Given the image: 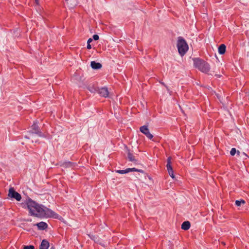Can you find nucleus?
Instances as JSON below:
<instances>
[{
    "label": "nucleus",
    "mask_w": 249,
    "mask_h": 249,
    "mask_svg": "<svg viewBox=\"0 0 249 249\" xmlns=\"http://www.w3.org/2000/svg\"><path fill=\"white\" fill-rule=\"evenodd\" d=\"M25 203L29 210V213L32 216L41 218L44 217L56 218L57 216V214L53 211L42 204L36 203L30 198L27 199Z\"/></svg>",
    "instance_id": "obj_1"
},
{
    "label": "nucleus",
    "mask_w": 249,
    "mask_h": 249,
    "mask_svg": "<svg viewBox=\"0 0 249 249\" xmlns=\"http://www.w3.org/2000/svg\"><path fill=\"white\" fill-rule=\"evenodd\" d=\"M36 136L39 137H43L44 136L40 130L36 122H34L33 125L31 126V128L29 131L28 135H26L25 138L28 139H33Z\"/></svg>",
    "instance_id": "obj_2"
},
{
    "label": "nucleus",
    "mask_w": 249,
    "mask_h": 249,
    "mask_svg": "<svg viewBox=\"0 0 249 249\" xmlns=\"http://www.w3.org/2000/svg\"><path fill=\"white\" fill-rule=\"evenodd\" d=\"M195 66L201 71L205 73L208 72L210 69L209 64L199 58H195L194 60Z\"/></svg>",
    "instance_id": "obj_3"
},
{
    "label": "nucleus",
    "mask_w": 249,
    "mask_h": 249,
    "mask_svg": "<svg viewBox=\"0 0 249 249\" xmlns=\"http://www.w3.org/2000/svg\"><path fill=\"white\" fill-rule=\"evenodd\" d=\"M177 48L180 55H184L188 50V46L186 41L181 36L178 37Z\"/></svg>",
    "instance_id": "obj_4"
},
{
    "label": "nucleus",
    "mask_w": 249,
    "mask_h": 249,
    "mask_svg": "<svg viewBox=\"0 0 249 249\" xmlns=\"http://www.w3.org/2000/svg\"><path fill=\"white\" fill-rule=\"evenodd\" d=\"M8 196L12 199H15L16 200L19 201L21 199L20 194L16 192L13 187H10L8 191Z\"/></svg>",
    "instance_id": "obj_5"
},
{
    "label": "nucleus",
    "mask_w": 249,
    "mask_h": 249,
    "mask_svg": "<svg viewBox=\"0 0 249 249\" xmlns=\"http://www.w3.org/2000/svg\"><path fill=\"white\" fill-rule=\"evenodd\" d=\"M132 171H136L140 173H143V171L142 169H138L136 168H128L125 170H116L115 172L116 173L121 174H127L128 173H129L130 172Z\"/></svg>",
    "instance_id": "obj_6"
},
{
    "label": "nucleus",
    "mask_w": 249,
    "mask_h": 249,
    "mask_svg": "<svg viewBox=\"0 0 249 249\" xmlns=\"http://www.w3.org/2000/svg\"><path fill=\"white\" fill-rule=\"evenodd\" d=\"M140 131L144 134L149 139H152L153 136L150 133L148 126L143 125L140 128Z\"/></svg>",
    "instance_id": "obj_7"
},
{
    "label": "nucleus",
    "mask_w": 249,
    "mask_h": 249,
    "mask_svg": "<svg viewBox=\"0 0 249 249\" xmlns=\"http://www.w3.org/2000/svg\"><path fill=\"white\" fill-rule=\"evenodd\" d=\"M167 165L166 167L168 170V172L169 173V175L171 177H172L173 178H175V176L174 175V171L172 168V167L171 166V157H169L167 160Z\"/></svg>",
    "instance_id": "obj_8"
},
{
    "label": "nucleus",
    "mask_w": 249,
    "mask_h": 249,
    "mask_svg": "<svg viewBox=\"0 0 249 249\" xmlns=\"http://www.w3.org/2000/svg\"><path fill=\"white\" fill-rule=\"evenodd\" d=\"M98 93L104 97H107L108 96L109 92L107 88H102L99 89Z\"/></svg>",
    "instance_id": "obj_9"
},
{
    "label": "nucleus",
    "mask_w": 249,
    "mask_h": 249,
    "mask_svg": "<svg viewBox=\"0 0 249 249\" xmlns=\"http://www.w3.org/2000/svg\"><path fill=\"white\" fill-rule=\"evenodd\" d=\"M35 226H37L38 229L39 230H44L48 227L47 224L46 222L43 221L35 224Z\"/></svg>",
    "instance_id": "obj_10"
},
{
    "label": "nucleus",
    "mask_w": 249,
    "mask_h": 249,
    "mask_svg": "<svg viewBox=\"0 0 249 249\" xmlns=\"http://www.w3.org/2000/svg\"><path fill=\"white\" fill-rule=\"evenodd\" d=\"M49 242L44 239L42 241L41 244L39 246V249H48L49 247Z\"/></svg>",
    "instance_id": "obj_11"
},
{
    "label": "nucleus",
    "mask_w": 249,
    "mask_h": 249,
    "mask_svg": "<svg viewBox=\"0 0 249 249\" xmlns=\"http://www.w3.org/2000/svg\"><path fill=\"white\" fill-rule=\"evenodd\" d=\"M65 1L70 8L74 7L77 4V0H65Z\"/></svg>",
    "instance_id": "obj_12"
},
{
    "label": "nucleus",
    "mask_w": 249,
    "mask_h": 249,
    "mask_svg": "<svg viewBox=\"0 0 249 249\" xmlns=\"http://www.w3.org/2000/svg\"><path fill=\"white\" fill-rule=\"evenodd\" d=\"M91 67L94 70L100 69L102 67V65L101 63L98 62H96L95 61H91L90 63Z\"/></svg>",
    "instance_id": "obj_13"
},
{
    "label": "nucleus",
    "mask_w": 249,
    "mask_h": 249,
    "mask_svg": "<svg viewBox=\"0 0 249 249\" xmlns=\"http://www.w3.org/2000/svg\"><path fill=\"white\" fill-rule=\"evenodd\" d=\"M191 226L190 222L188 221L183 222L181 224V229L184 230H188Z\"/></svg>",
    "instance_id": "obj_14"
},
{
    "label": "nucleus",
    "mask_w": 249,
    "mask_h": 249,
    "mask_svg": "<svg viewBox=\"0 0 249 249\" xmlns=\"http://www.w3.org/2000/svg\"><path fill=\"white\" fill-rule=\"evenodd\" d=\"M226 47L225 44H221L218 47V53L220 54H224L226 52Z\"/></svg>",
    "instance_id": "obj_15"
},
{
    "label": "nucleus",
    "mask_w": 249,
    "mask_h": 249,
    "mask_svg": "<svg viewBox=\"0 0 249 249\" xmlns=\"http://www.w3.org/2000/svg\"><path fill=\"white\" fill-rule=\"evenodd\" d=\"M235 203L237 206H240L241 204H244L245 203V201L243 199H241L240 200H237L235 201Z\"/></svg>",
    "instance_id": "obj_16"
},
{
    "label": "nucleus",
    "mask_w": 249,
    "mask_h": 249,
    "mask_svg": "<svg viewBox=\"0 0 249 249\" xmlns=\"http://www.w3.org/2000/svg\"><path fill=\"white\" fill-rule=\"evenodd\" d=\"M137 151H139L137 149H135V152L133 151V150H132L131 151H128V156H133L134 155H138V154L136 152Z\"/></svg>",
    "instance_id": "obj_17"
},
{
    "label": "nucleus",
    "mask_w": 249,
    "mask_h": 249,
    "mask_svg": "<svg viewBox=\"0 0 249 249\" xmlns=\"http://www.w3.org/2000/svg\"><path fill=\"white\" fill-rule=\"evenodd\" d=\"M35 247L33 245L23 246V249H34Z\"/></svg>",
    "instance_id": "obj_18"
},
{
    "label": "nucleus",
    "mask_w": 249,
    "mask_h": 249,
    "mask_svg": "<svg viewBox=\"0 0 249 249\" xmlns=\"http://www.w3.org/2000/svg\"><path fill=\"white\" fill-rule=\"evenodd\" d=\"M236 153V150L235 148H232L230 151V154L231 156H234Z\"/></svg>",
    "instance_id": "obj_19"
},
{
    "label": "nucleus",
    "mask_w": 249,
    "mask_h": 249,
    "mask_svg": "<svg viewBox=\"0 0 249 249\" xmlns=\"http://www.w3.org/2000/svg\"><path fill=\"white\" fill-rule=\"evenodd\" d=\"M65 164L67 166H73V165L74 164V163L73 162H71V161H68V162H65Z\"/></svg>",
    "instance_id": "obj_20"
},
{
    "label": "nucleus",
    "mask_w": 249,
    "mask_h": 249,
    "mask_svg": "<svg viewBox=\"0 0 249 249\" xmlns=\"http://www.w3.org/2000/svg\"><path fill=\"white\" fill-rule=\"evenodd\" d=\"M129 161L135 162L136 160L135 159V157H128Z\"/></svg>",
    "instance_id": "obj_21"
},
{
    "label": "nucleus",
    "mask_w": 249,
    "mask_h": 249,
    "mask_svg": "<svg viewBox=\"0 0 249 249\" xmlns=\"http://www.w3.org/2000/svg\"><path fill=\"white\" fill-rule=\"evenodd\" d=\"M88 89L91 92H94L95 91V89L94 88L89 86L88 87Z\"/></svg>",
    "instance_id": "obj_22"
},
{
    "label": "nucleus",
    "mask_w": 249,
    "mask_h": 249,
    "mask_svg": "<svg viewBox=\"0 0 249 249\" xmlns=\"http://www.w3.org/2000/svg\"><path fill=\"white\" fill-rule=\"evenodd\" d=\"M93 39H94L95 40H98V39H99V37L98 35H94L93 36Z\"/></svg>",
    "instance_id": "obj_23"
},
{
    "label": "nucleus",
    "mask_w": 249,
    "mask_h": 249,
    "mask_svg": "<svg viewBox=\"0 0 249 249\" xmlns=\"http://www.w3.org/2000/svg\"><path fill=\"white\" fill-rule=\"evenodd\" d=\"M92 41V39L90 38L88 40L87 44H90V43Z\"/></svg>",
    "instance_id": "obj_24"
},
{
    "label": "nucleus",
    "mask_w": 249,
    "mask_h": 249,
    "mask_svg": "<svg viewBox=\"0 0 249 249\" xmlns=\"http://www.w3.org/2000/svg\"><path fill=\"white\" fill-rule=\"evenodd\" d=\"M87 49H90L91 48V45H90V44H87Z\"/></svg>",
    "instance_id": "obj_25"
},
{
    "label": "nucleus",
    "mask_w": 249,
    "mask_h": 249,
    "mask_svg": "<svg viewBox=\"0 0 249 249\" xmlns=\"http://www.w3.org/2000/svg\"><path fill=\"white\" fill-rule=\"evenodd\" d=\"M2 206V201H0V207Z\"/></svg>",
    "instance_id": "obj_26"
},
{
    "label": "nucleus",
    "mask_w": 249,
    "mask_h": 249,
    "mask_svg": "<svg viewBox=\"0 0 249 249\" xmlns=\"http://www.w3.org/2000/svg\"><path fill=\"white\" fill-rule=\"evenodd\" d=\"M237 155H239L240 154L239 151H237Z\"/></svg>",
    "instance_id": "obj_27"
},
{
    "label": "nucleus",
    "mask_w": 249,
    "mask_h": 249,
    "mask_svg": "<svg viewBox=\"0 0 249 249\" xmlns=\"http://www.w3.org/2000/svg\"><path fill=\"white\" fill-rule=\"evenodd\" d=\"M50 249H54V248L53 247H52Z\"/></svg>",
    "instance_id": "obj_28"
},
{
    "label": "nucleus",
    "mask_w": 249,
    "mask_h": 249,
    "mask_svg": "<svg viewBox=\"0 0 249 249\" xmlns=\"http://www.w3.org/2000/svg\"><path fill=\"white\" fill-rule=\"evenodd\" d=\"M243 154L245 155V156H247V154L245 153H243Z\"/></svg>",
    "instance_id": "obj_29"
}]
</instances>
